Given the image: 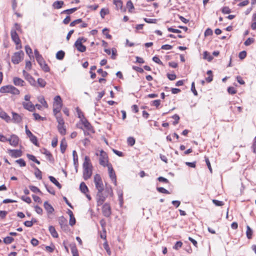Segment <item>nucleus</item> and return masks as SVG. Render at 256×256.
<instances>
[{
	"instance_id": "obj_53",
	"label": "nucleus",
	"mask_w": 256,
	"mask_h": 256,
	"mask_svg": "<svg viewBox=\"0 0 256 256\" xmlns=\"http://www.w3.org/2000/svg\"><path fill=\"white\" fill-rule=\"evenodd\" d=\"M76 110L78 118H80L81 120L82 118H84L82 112L78 108H77Z\"/></svg>"
},
{
	"instance_id": "obj_6",
	"label": "nucleus",
	"mask_w": 256,
	"mask_h": 256,
	"mask_svg": "<svg viewBox=\"0 0 256 256\" xmlns=\"http://www.w3.org/2000/svg\"><path fill=\"white\" fill-rule=\"evenodd\" d=\"M94 182L98 191L104 190V184L100 176L96 174L94 176Z\"/></svg>"
},
{
	"instance_id": "obj_44",
	"label": "nucleus",
	"mask_w": 256,
	"mask_h": 256,
	"mask_svg": "<svg viewBox=\"0 0 256 256\" xmlns=\"http://www.w3.org/2000/svg\"><path fill=\"white\" fill-rule=\"evenodd\" d=\"M36 58V61L38 62V64L40 66H42L43 64H44V62H45L44 61V58L42 57V55L40 56H37V58Z\"/></svg>"
},
{
	"instance_id": "obj_11",
	"label": "nucleus",
	"mask_w": 256,
	"mask_h": 256,
	"mask_svg": "<svg viewBox=\"0 0 256 256\" xmlns=\"http://www.w3.org/2000/svg\"><path fill=\"white\" fill-rule=\"evenodd\" d=\"M109 176L115 186L116 185V178L112 164L108 165Z\"/></svg>"
},
{
	"instance_id": "obj_2",
	"label": "nucleus",
	"mask_w": 256,
	"mask_h": 256,
	"mask_svg": "<svg viewBox=\"0 0 256 256\" xmlns=\"http://www.w3.org/2000/svg\"><path fill=\"white\" fill-rule=\"evenodd\" d=\"M0 92L10 93L13 94H20V91L18 88L12 85H7L0 88Z\"/></svg>"
},
{
	"instance_id": "obj_10",
	"label": "nucleus",
	"mask_w": 256,
	"mask_h": 256,
	"mask_svg": "<svg viewBox=\"0 0 256 256\" xmlns=\"http://www.w3.org/2000/svg\"><path fill=\"white\" fill-rule=\"evenodd\" d=\"M102 212L106 217H110L112 214L111 207L109 204H104L102 207Z\"/></svg>"
},
{
	"instance_id": "obj_52",
	"label": "nucleus",
	"mask_w": 256,
	"mask_h": 256,
	"mask_svg": "<svg viewBox=\"0 0 256 256\" xmlns=\"http://www.w3.org/2000/svg\"><path fill=\"white\" fill-rule=\"evenodd\" d=\"M76 224V218L74 216H70V221H69V224L71 226H73Z\"/></svg>"
},
{
	"instance_id": "obj_29",
	"label": "nucleus",
	"mask_w": 256,
	"mask_h": 256,
	"mask_svg": "<svg viewBox=\"0 0 256 256\" xmlns=\"http://www.w3.org/2000/svg\"><path fill=\"white\" fill-rule=\"evenodd\" d=\"M80 191L84 194H86L88 191L87 186L84 182L80 184Z\"/></svg>"
},
{
	"instance_id": "obj_23",
	"label": "nucleus",
	"mask_w": 256,
	"mask_h": 256,
	"mask_svg": "<svg viewBox=\"0 0 256 256\" xmlns=\"http://www.w3.org/2000/svg\"><path fill=\"white\" fill-rule=\"evenodd\" d=\"M81 122L84 124V126L88 130H90L92 128V126L88 120L85 118H83L81 119Z\"/></svg>"
},
{
	"instance_id": "obj_48",
	"label": "nucleus",
	"mask_w": 256,
	"mask_h": 256,
	"mask_svg": "<svg viewBox=\"0 0 256 256\" xmlns=\"http://www.w3.org/2000/svg\"><path fill=\"white\" fill-rule=\"evenodd\" d=\"M108 9L102 8L100 12V14L102 18H104V16L108 14Z\"/></svg>"
},
{
	"instance_id": "obj_21",
	"label": "nucleus",
	"mask_w": 256,
	"mask_h": 256,
	"mask_svg": "<svg viewBox=\"0 0 256 256\" xmlns=\"http://www.w3.org/2000/svg\"><path fill=\"white\" fill-rule=\"evenodd\" d=\"M54 106H62V100L60 96H57L54 97Z\"/></svg>"
},
{
	"instance_id": "obj_36",
	"label": "nucleus",
	"mask_w": 256,
	"mask_h": 256,
	"mask_svg": "<svg viewBox=\"0 0 256 256\" xmlns=\"http://www.w3.org/2000/svg\"><path fill=\"white\" fill-rule=\"evenodd\" d=\"M38 102L45 108L48 107V104L45 100L44 96H40L38 98Z\"/></svg>"
},
{
	"instance_id": "obj_34",
	"label": "nucleus",
	"mask_w": 256,
	"mask_h": 256,
	"mask_svg": "<svg viewBox=\"0 0 256 256\" xmlns=\"http://www.w3.org/2000/svg\"><path fill=\"white\" fill-rule=\"evenodd\" d=\"M26 156L27 158L30 160H31L34 162H35L37 164H40V162L39 160H38L36 158V157L32 155V154H26Z\"/></svg>"
},
{
	"instance_id": "obj_51",
	"label": "nucleus",
	"mask_w": 256,
	"mask_h": 256,
	"mask_svg": "<svg viewBox=\"0 0 256 256\" xmlns=\"http://www.w3.org/2000/svg\"><path fill=\"white\" fill-rule=\"evenodd\" d=\"M126 6L128 8L129 12H130L131 10L134 8V4L130 0H129L127 2Z\"/></svg>"
},
{
	"instance_id": "obj_25",
	"label": "nucleus",
	"mask_w": 256,
	"mask_h": 256,
	"mask_svg": "<svg viewBox=\"0 0 256 256\" xmlns=\"http://www.w3.org/2000/svg\"><path fill=\"white\" fill-rule=\"evenodd\" d=\"M48 230H49L51 235L54 238H56L58 237V234L57 233L54 227L52 226H50L48 228Z\"/></svg>"
},
{
	"instance_id": "obj_41",
	"label": "nucleus",
	"mask_w": 256,
	"mask_h": 256,
	"mask_svg": "<svg viewBox=\"0 0 256 256\" xmlns=\"http://www.w3.org/2000/svg\"><path fill=\"white\" fill-rule=\"evenodd\" d=\"M156 190L159 192H160L162 194H170V192L168 190H166V188H164L162 187L157 188Z\"/></svg>"
},
{
	"instance_id": "obj_64",
	"label": "nucleus",
	"mask_w": 256,
	"mask_h": 256,
	"mask_svg": "<svg viewBox=\"0 0 256 256\" xmlns=\"http://www.w3.org/2000/svg\"><path fill=\"white\" fill-rule=\"evenodd\" d=\"M228 92L230 94H233L236 93V90L234 87H229L228 88Z\"/></svg>"
},
{
	"instance_id": "obj_37",
	"label": "nucleus",
	"mask_w": 256,
	"mask_h": 256,
	"mask_svg": "<svg viewBox=\"0 0 256 256\" xmlns=\"http://www.w3.org/2000/svg\"><path fill=\"white\" fill-rule=\"evenodd\" d=\"M38 83L40 86L44 88L46 85V82L42 78H38Z\"/></svg>"
},
{
	"instance_id": "obj_18",
	"label": "nucleus",
	"mask_w": 256,
	"mask_h": 256,
	"mask_svg": "<svg viewBox=\"0 0 256 256\" xmlns=\"http://www.w3.org/2000/svg\"><path fill=\"white\" fill-rule=\"evenodd\" d=\"M13 82L16 86H24V82L21 78L15 77L13 79Z\"/></svg>"
},
{
	"instance_id": "obj_20",
	"label": "nucleus",
	"mask_w": 256,
	"mask_h": 256,
	"mask_svg": "<svg viewBox=\"0 0 256 256\" xmlns=\"http://www.w3.org/2000/svg\"><path fill=\"white\" fill-rule=\"evenodd\" d=\"M0 118L5 120L6 122L10 120V118L6 112L0 109Z\"/></svg>"
},
{
	"instance_id": "obj_54",
	"label": "nucleus",
	"mask_w": 256,
	"mask_h": 256,
	"mask_svg": "<svg viewBox=\"0 0 256 256\" xmlns=\"http://www.w3.org/2000/svg\"><path fill=\"white\" fill-rule=\"evenodd\" d=\"M108 29L106 28H104L102 30V33L104 34L107 38L111 39L112 38V36L108 32H106L108 31Z\"/></svg>"
},
{
	"instance_id": "obj_63",
	"label": "nucleus",
	"mask_w": 256,
	"mask_h": 256,
	"mask_svg": "<svg viewBox=\"0 0 256 256\" xmlns=\"http://www.w3.org/2000/svg\"><path fill=\"white\" fill-rule=\"evenodd\" d=\"M97 72L100 74L102 77H106L108 75L107 72L104 71L102 68L98 69Z\"/></svg>"
},
{
	"instance_id": "obj_40",
	"label": "nucleus",
	"mask_w": 256,
	"mask_h": 256,
	"mask_svg": "<svg viewBox=\"0 0 256 256\" xmlns=\"http://www.w3.org/2000/svg\"><path fill=\"white\" fill-rule=\"evenodd\" d=\"M128 144L130 146H133L136 142L135 139L133 137H129L127 140Z\"/></svg>"
},
{
	"instance_id": "obj_7",
	"label": "nucleus",
	"mask_w": 256,
	"mask_h": 256,
	"mask_svg": "<svg viewBox=\"0 0 256 256\" xmlns=\"http://www.w3.org/2000/svg\"><path fill=\"white\" fill-rule=\"evenodd\" d=\"M102 192L103 190L98 191L96 194V202L98 206L102 205L105 201L106 198L108 196V195H104Z\"/></svg>"
},
{
	"instance_id": "obj_55",
	"label": "nucleus",
	"mask_w": 256,
	"mask_h": 256,
	"mask_svg": "<svg viewBox=\"0 0 256 256\" xmlns=\"http://www.w3.org/2000/svg\"><path fill=\"white\" fill-rule=\"evenodd\" d=\"M82 22V20L81 18L77 19V20H74V21L72 22L70 24V26H76V24L81 23Z\"/></svg>"
},
{
	"instance_id": "obj_28",
	"label": "nucleus",
	"mask_w": 256,
	"mask_h": 256,
	"mask_svg": "<svg viewBox=\"0 0 256 256\" xmlns=\"http://www.w3.org/2000/svg\"><path fill=\"white\" fill-rule=\"evenodd\" d=\"M50 181L54 184L58 188H62V185L58 182V180L52 176H49L48 177Z\"/></svg>"
},
{
	"instance_id": "obj_5",
	"label": "nucleus",
	"mask_w": 256,
	"mask_h": 256,
	"mask_svg": "<svg viewBox=\"0 0 256 256\" xmlns=\"http://www.w3.org/2000/svg\"><path fill=\"white\" fill-rule=\"evenodd\" d=\"M24 53L22 50L16 52L12 57V62L14 64H18L22 60Z\"/></svg>"
},
{
	"instance_id": "obj_47",
	"label": "nucleus",
	"mask_w": 256,
	"mask_h": 256,
	"mask_svg": "<svg viewBox=\"0 0 256 256\" xmlns=\"http://www.w3.org/2000/svg\"><path fill=\"white\" fill-rule=\"evenodd\" d=\"M16 162L17 164H18L20 166H25L26 165V162L22 158H20V159L16 160Z\"/></svg>"
},
{
	"instance_id": "obj_60",
	"label": "nucleus",
	"mask_w": 256,
	"mask_h": 256,
	"mask_svg": "<svg viewBox=\"0 0 256 256\" xmlns=\"http://www.w3.org/2000/svg\"><path fill=\"white\" fill-rule=\"evenodd\" d=\"M35 211L36 212L39 214H42V209L38 206H34Z\"/></svg>"
},
{
	"instance_id": "obj_15",
	"label": "nucleus",
	"mask_w": 256,
	"mask_h": 256,
	"mask_svg": "<svg viewBox=\"0 0 256 256\" xmlns=\"http://www.w3.org/2000/svg\"><path fill=\"white\" fill-rule=\"evenodd\" d=\"M8 151L13 158L20 157L22 155V152L20 150H8Z\"/></svg>"
},
{
	"instance_id": "obj_24",
	"label": "nucleus",
	"mask_w": 256,
	"mask_h": 256,
	"mask_svg": "<svg viewBox=\"0 0 256 256\" xmlns=\"http://www.w3.org/2000/svg\"><path fill=\"white\" fill-rule=\"evenodd\" d=\"M58 132L62 136H64L66 134V128L64 124H58Z\"/></svg>"
},
{
	"instance_id": "obj_57",
	"label": "nucleus",
	"mask_w": 256,
	"mask_h": 256,
	"mask_svg": "<svg viewBox=\"0 0 256 256\" xmlns=\"http://www.w3.org/2000/svg\"><path fill=\"white\" fill-rule=\"evenodd\" d=\"M100 224L102 228V230H103L104 233H106V231L105 230V226L106 225V222L105 220L104 219H102L100 220Z\"/></svg>"
},
{
	"instance_id": "obj_9",
	"label": "nucleus",
	"mask_w": 256,
	"mask_h": 256,
	"mask_svg": "<svg viewBox=\"0 0 256 256\" xmlns=\"http://www.w3.org/2000/svg\"><path fill=\"white\" fill-rule=\"evenodd\" d=\"M58 222L61 228L64 232H68L69 230V228L68 225L67 220L64 216H60L58 218Z\"/></svg>"
},
{
	"instance_id": "obj_56",
	"label": "nucleus",
	"mask_w": 256,
	"mask_h": 256,
	"mask_svg": "<svg viewBox=\"0 0 256 256\" xmlns=\"http://www.w3.org/2000/svg\"><path fill=\"white\" fill-rule=\"evenodd\" d=\"M40 66L45 72H48L50 70L49 67L48 66L47 64H46L45 62H44V64H43L42 66Z\"/></svg>"
},
{
	"instance_id": "obj_62",
	"label": "nucleus",
	"mask_w": 256,
	"mask_h": 256,
	"mask_svg": "<svg viewBox=\"0 0 256 256\" xmlns=\"http://www.w3.org/2000/svg\"><path fill=\"white\" fill-rule=\"evenodd\" d=\"M152 60L155 62L159 64H160V65H162L163 64L162 62L160 60V59L157 56H154L153 58H152Z\"/></svg>"
},
{
	"instance_id": "obj_61",
	"label": "nucleus",
	"mask_w": 256,
	"mask_h": 256,
	"mask_svg": "<svg viewBox=\"0 0 256 256\" xmlns=\"http://www.w3.org/2000/svg\"><path fill=\"white\" fill-rule=\"evenodd\" d=\"M45 187L49 193L53 195L55 194V192L52 188H50L46 184H45Z\"/></svg>"
},
{
	"instance_id": "obj_38",
	"label": "nucleus",
	"mask_w": 256,
	"mask_h": 256,
	"mask_svg": "<svg viewBox=\"0 0 256 256\" xmlns=\"http://www.w3.org/2000/svg\"><path fill=\"white\" fill-rule=\"evenodd\" d=\"M71 252L72 254V256H79L78 250L75 246H71Z\"/></svg>"
},
{
	"instance_id": "obj_58",
	"label": "nucleus",
	"mask_w": 256,
	"mask_h": 256,
	"mask_svg": "<svg viewBox=\"0 0 256 256\" xmlns=\"http://www.w3.org/2000/svg\"><path fill=\"white\" fill-rule=\"evenodd\" d=\"M12 30H16H16L18 32H22V28L20 26L18 23H15L14 24V28H12Z\"/></svg>"
},
{
	"instance_id": "obj_49",
	"label": "nucleus",
	"mask_w": 256,
	"mask_h": 256,
	"mask_svg": "<svg viewBox=\"0 0 256 256\" xmlns=\"http://www.w3.org/2000/svg\"><path fill=\"white\" fill-rule=\"evenodd\" d=\"M76 10H77V8H70V9L66 10H64L62 12V13H66V14H72V13L74 12Z\"/></svg>"
},
{
	"instance_id": "obj_30",
	"label": "nucleus",
	"mask_w": 256,
	"mask_h": 256,
	"mask_svg": "<svg viewBox=\"0 0 256 256\" xmlns=\"http://www.w3.org/2000/svg\"><path fill=\"white\" fill-rule=\"evenodd\" d=\"M253 231L248 226H246V234L247 238L248 239H251L252 238Z\"/></svg>"
},
{
	"instance_id": "obj_13",
	"label": "nucleus",
	"mask_w": 256,
	"mask_h": 256,
	"mask_svg": "<svg viewBox=\"0 0 256 256\" xmlns=\"http://www.w3.org/2000/svg\"><path fill=\"white\" fill-rule=\"evenodd\" d=\"M22 72L25 78L32 86H34L36 85V80L34 78L28 74L25 70H24Z\"/></svg>"
},
{
	"instance_id": "obj_33",
	"label": "nucleus",
	"mask_w": 256,
	"mask_h": 256,
	"mask_svg": "<svg viewBox=\"0 0 256 256\" xmlns=\"http://www.w3.org/2000/svg\"><path fill=\"white\" fill-rule=\"evenodd\" d=\"M64 52L62 50H60L57 52L56 54V58L57 59L59 60H62L64 58Z\"/></svg>"
},
{
	"instance_id": "obj_8",
	"label": "nucleus",
	"mask_w": 256,
	"mask_h": 256,
	"mask_svg": "<svg viewBox=\"0 0 256 256\" xmlns=\"http://www.w3.org/2000/svg\"><path fill=\"white\" fill-rule=\"evenodd\" d=\"M83 38H79L74 43V46L78 51L84 52L86 50V47L82 44Z\"/></svg>"
},
{
	"instance_id": "obj_27",
	"label": "nucleus",
	"mask_w": 256,
	"mask_h": 256,
	"mask_svg": "<svg viewBox=\"0 0 256 256\" xmlns=\"http://www.w3.org/2000/svg\"><path fill=\"white\" fill-rule=\"evenodd\" d=\"M32 166L34 167L36 170V172H34V175L39 180H41L42 178L41 171L38 169V168L34 166Z\"/></svg>"
},
{
	"instance_id": "obj_39",
	"label": "nucleus",
	"mask_w": 256,
	"mask_h": 256,
	"mask_svg": "<svg viewBox=\"0 0 256 256\" xmlns=\"http://www.w3.org/2000/svg\"><path fill=\"white\" fill-rule=\"evenodd\" d=\"M14 240L13 238L11 236H6L4 239V242L6 244H10Z\"/></svg>"
},
{
	"instance_id": "obj_16",
	"label": "nucleus",
	"mask_w": 256,
	"mask_h": 256,
	"mask_svg": "<svg viewBox=\"0 0 256 256\" xmlns=\"http://www.w3.org/2000/svg\"><path fill=\"white\" fill-rule=\"evenodd\" d=\"M44 209L47 212L48 214H52L54 211V208L48 202H44Z\"/></svg>"
},
{
	"instance_id": "obj_46",
	"label": "nucleus",
	"mask_w": 256,
	"mask_h": 256,
	"mask_svg": "<svg viewBox=\"0 0 256 256\" xmlns=\"http://www.w3.org/2000/svg\"><path fill=\"white\" fill-rule=\"evenodd\" d=\"M144 20L148 24H156L157 22V20L155 18H144Z\"/></svg>"
},
{
	"instance_id": "obj_35",
	"label": "nucleus",
	"mask_w": 256,
	"mask_h": 256,
	"mask_svg": "<svg viewBox=\"0 0 256 256\" xmlns=\"http://www.w3.org/2000/svg\"><path fill=\"white\" fill-rule=\"evenodd\" d=\"M204 58L207 60L208 62H210L212 60L213 57L209 52L206 51L204 52Z\"/></svg>"
},
{
	"instance_id": "obj_42",
	"label": "nucleus",
	"mask_w": 256,
	"mask_h": 256,
	"mask_svg": "<svg viewBox=\"0 0 256 256\" xmlns=\"http://www.w3.org/2000/svg\"><path fill=\"white\" fill-rule=\"evenodd\" d=\"M62 106H54L53 112L55 116L60 112Z\"/></svg>"
},
{
	"instance_id": "obj_50",
	"label": "nucleus",
	"mask_w": 256,
	"mask_h": 256,
	"mask_svg": "<svg viewBox=\"0 0 256 256\" xmlns=\"http://www.w3.org/2000/svg\"><path fill=\"white\" fill-rule=\"evenodd\" d=\"M33 116H34L35 120H44L45 119V118L42 117L39 115V114L37 113H34Z\"/></svg>"
},
{
	"instance_id": "obj_12",
	"label": "nucleus",
	"mask_w": 256,
	"mask_h": 256,
	"mask_svg": "<svg viewBox=\"0 0 256 256\" xmlns=\"http://www.w3.org/2000/svg\"><path fill=\"white\" fill-rule=\"evenodd\" d=\"M8 142L12 146L15 147L18 144L19 138L16 135L12 134L8 138Z\"/></svg>"
},
{
	"instance_id": "obj_26",
	"label": "nucleus",
	"mask_w": 256,
	"mask_h": 256,
	"mask_svg": "<svg viewBox=\"0 0 256 256\" xmlns=\"http://www.w3.org/2000/svg\"><path fill=\"white\" fill-rule=\"evenodd\" d=\"M72 156L74 164L76 168L78 166V156L76 150H73Z\"/></svg>"
},
{
	"instance_id": "obj_1",
	"label": "nucleus",
	"mask_w": 256,
	"mask_h": 256,
	"mask_svg": "<svg viewBox=\"0 0 256 256\" xmlns=\"http://www.w3.org/2000/svg\"><path fill=\"white\" fill-rule=\"evenodd\" d=\"M83 166V177L84 180L90 178L92 174V165L88 156H86L82 164Z\"/></svg>"
},
{
	"instance_id": "obj_32",
	"label": "nucleus",
	"mask_w": 256,
	"mask_h": 256,
	"mask_svg": "<svg viewBox=\"0 0 256 256\" xmlns=\"http://www.w3.org/2000/svg\"><path fill=\"white\" fill-rule=\"evenodd\" d=\"M114 4H115L117 10L122 9V2L121 0H114Z\"/></svg>"
},
{
	"instance_id": "obj_14",
	"label": "nucleus",
	"mask_w": 256,
	"mask_h": 256,
	"mask_svg": "<svg viewBox=\"0 0 256 256\" xmlns=\"http://www.w3.org/2000/svg\"><path fill=\"white\" fill-rule=\"evenodd\" d=\"M22 105L25 109L30 112H34L35 110V106L31 102H23Z\"/></svg>"
},
{
	"instance_id": "obj_4",
	"label": "nucleus",
	"mask_w": 256,
	"mask_h": 256,
	"mask_svg": "<svg viewBox=\"0 0 256 256\" xmlns=\"http://www.w3.org/2000/svg\"><path fill=\"white\" fill-rule=\"evenodd\" d=\"M10 36H11L12 40L16 44V49L20 48H22V46L20 44V40L19 38V36H18L16 32V30H11Z\"/></svg>"
},
{
	"instance_id": "obj_43",
	"label": "nucleus",
	"mask_w": 256,
	"mask_h": 256,
	"mask_svg": "<svg viewBox=\"0 0 256 256\" xmlns=\"http://www.w3.org/2000/svg\"><path fill=\"white\" fill-rule=\"evenodd\" d=\"M29 138L32 142L34 145L38 146V140L35 136L33 134L32 136L29 137Z\"/></svg>"
},
{
	"instance_id": "obj_45",
	"label": "nucleus",
	"mask_w": 256,
	"mask_h": 256,
	"mask_svg": "<svg viewBox=\"0 0 256 256\" xmlns=\"http://www.w3.org/2000/svg\"><path fill=\"white\" fill-rule=\"evenodd\" d=\"M29 188H30V190L32 192H34V193H37V192L41 193L40 190L36 186H29Z\"/></svg>"
},
{
	"instance_id": "obj_59",
	"label": "nucleus",
	"mask_w": 256,
	"mask_h": 256,
	"mask_svg": "<svg viewBox=\"0 0 256 256\" xmlns=\"http://www.w3.org/2000/svg\"><path fill=\"white\" fill-rule=\"evenodd\" d=\"M254 42V39L252 38H248L245 42H244V45L248 46L251 44L252 43Z\"/></svg>"
},
{
	"instance_id": "obj_22",
	"label": "nucleus",
	"mask_w": 256,
	"mask_h": 256,
	"mask_svg": "<svg viewBox=\"0 0 256 256\" xmlns=\"http://www.w3.org/2000/svg\"><path fill=\"white\" fill-rule=\"evenodd\" d=\"M67 147V144L64 138H63L60 144V152L62 154H64Z\"/></svg>"
},
{
	"instance_id": "obj_31",
	"label": "nucleus",
	"mask_w": 256,
	"mask_h": 256,
	"mask_svg": "<svg viewBox=\"0 0 256 256\" xmlns=\"http://www.w3.org/2000/svg\"><path fill=\"white\" fill-rule=\"evenodd\" d=\"M64 4L63 1H56L53 4V6L54 8L59 9L62 7Z\"/></svg>"
},
{
	"instance_id": "obj_3",
	"label": "nucleus",
	"mask_w": 256,
	"mask_h": 256,
	"mask_svg": "<svg viewBox=\"0 0 256 256\" xmlns=\"http://www.w3.org/2000/svg\"><path fill=\"white\" fill-rule=\"evenodd\" d=\"M100 164L104 167H108V165L111 164L108 162V155L103 150L100 151Z\"/></svg>"
},
{
	"instance_id": "obj_19",
	"label": "nucleus",
	"mask_w": 256,
	"mask_h": 256,
	"mask_svg": "<svg viewBox=\"0 0 256 256\" xmlns=\"http://www.w3.org/2000/svg\"><path fill=\"white\" fill-rule=\"evenodd\" d=\"M42 154L46 155V156L47 159L50 162H54V159L53 158V156L52 154H50V152L48 150L46 149H44V151L42 152Z\"/></svg>"
},
{
	"instance_id": "obj_17",
	"label": "nucleus",
	"mask_w": 256,
	"mask_h": 256,
	"mask_svg": "<svg viewBox=\"0 0 256 256\" xmlns=\"http://www.w3.org/2000/svg\"><path fill=\"white\" fill-rule=\"evenodd\" d=\"M12 119L14 122V123H20L22 120V118L20 115H19L18 114L14 112H12Z\"/></svg>"
}]
</instances>
